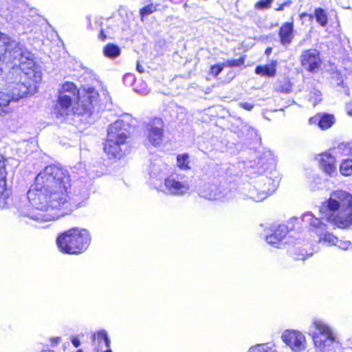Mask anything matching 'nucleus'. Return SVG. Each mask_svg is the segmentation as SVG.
Returning <instances> with one entry per match:
<instances>
[{
  "label": "nucleus",
  "mask_w": 352,
  "mask_h": 352,
  "mask_svg": "<svg viewBox=\"0 0 352 352\" xmlns=\"http://www.w3.org/2000/svg\"><path fill=\"white\" fill-rule=\"evenodd\" d=\"M41 78L32 54L0 32V116L12 99L23 98Z\"/></svg>",
  "instance_id": "1"
},
{
  "label": "nucleus",
  "mask_w": 352,
  "mask_h": 352,
  "mask_svg": "<svg viewBox=\"0 0 352 352\" xmlns=\"http://www.w3.org/2000/svg\"><path fill=\"white\" fill-rule=\"evenodd\" d=\"M69 187L70 179L65 169L46 166L37 175L27 194L34 210L23 215L42 223L56 220L71 212L73 207L67 195Z\"/></svg>",
  "instance_id": "2"
},
{
  "label": "nucleus",
  "mask_w": 352,
  "mask_h": 352,
  "mask_svg": "<svg viewBox=\"0 0 352 352\" xmlns=\"http://www.w3.org/2000/svg\"><path fill=\"white\" fill-rule=\"evenodd\" d=\"M309 335L314 347L307 352H340L341 349L352 350V336L342 342L334 328L326 320L315 318L312 320Z\"/></svg>",
  "instance_id": "3"
},
{
  "label": "nucleus",
  "mask_w": 352,
  "mask_h": 352,
  "mask_svg": "<svg viewBox=\"0 0 352 352\" xmlns=\"http://www.w3.org/2000/svg\"><path fill=\"white\" fill-rule=\"evenodd\" d=\"M322 217L340 228L352 226V195L342 190L331 192L329 198L320 207Z\"/></svg>",
  "instance_id": "4"
},
{
  "label": "nucleus",
  "mask_w": 352,
  "mask_h": 352,
  "mask_svg": "<svg viewBox=\"0 0 352 352\" xmlns=\"http://www.w3.org/2000/svg\"><path fill=\"white\" fill-rule=\"evenodd\" d=\"M98 96L94 88L88 87L82 90L77 102L73 107L72 101L74 98L70 95L60 94L55 107L57 116L65 117L72 112L78 115L90 114L94 104L98 101Z\"/></svg>",
  "instance_id": "5"
},
{
  "label": "nucleus",
  "mask_w": 352,
  "mask_h": 352,
  "mask_svg": "<svg viewBox=\"0 0 352 352\" xmlns=\"http://www.w3.org/2000/svg\"><path fill=\"white\" fill-rule=\"evenodd\" d=\"M302 221L310 226L311 231L318 236L319 243L326 246H337L343 250H348L351 248L350 241L339 239L331 232V228L316 217L312 212H305L302 215Z\"/></svg>",
  "instance_id": "6"
},
{
  "label": "nucleus",
  "mask_w": 352,
  "mask_h": 352,
  "mask_svg": "<svg viewBox=\"0 0 352 352\" xmlns=\"http://www.w3.org/2000/svg\"><path fill=\"white\" fill-rule=\"evenodd\" d=\"M91 242L86 229L74 228L62 233L56 239L58 249L63 253L76 254L85 251Z\"/></svg>",
  "instance_id": "7"
},
{
  "label": "nucleus",
  "mask_w": 352,
  "mask_h": 352,
  "mask_svg": "<svg viewBox=\"0 0 352 352\" xmlns=\"http://www.w3.org/2000/svg\"><path fill=\"white\" fill-rule=\"evenodd\" d=\"M277 186L276 181L263 175L252 182L243 184L239 188V198L260 202L274 192Z\"/></svg>",
  "instance_id": "8"
},
{
  "label": "nucleus",
  "mask_w": 352,
  "mask_h": 352,
  "mask_svg": "<svg viewBox=\"0 0 352 352\" xmlns=\"http://www.w3.org/2000/svg\"><path fill=\"white\" fill-rule=\"evenodd\" d=\"M128 137L127 124L122 120H116L109 126L104 151L109 158H120L123 155V146Z\"/></svg>",
  "instance_id": "9"
},
{
  "label": "nucleus",
  "mask_w": 352,
  "mask_h": 352,
  "mask_svg": "<svg viewBox=\"0 0 352 352\" xmlns=\"http://www.w3.org/2000/svg\"><path fill=\"white\" fill-rule=\"evenodd\" d=\"M197 193L210 200L230 201L236 197V192L228 188H220L215 184L200 180L196 186Z\"/></svg>",
  "instance_id": "10"
},
{
  "label": "nucleus",
  "mask_w": 352,
  "mask_h": 352,
  "mask_svg": "<svg viewBox=\"0 0 352 352\" xmlns=\"http://www.w3.org/2000/svg\"><path fill=\"white\" fill-rule=\"evenodd\" d=\"M161 173L160 164H153L150 166V179L151 183L160 190L168 195H175L176 193V175L173 173L168 177L164 178V184H157V180H161L162 175Z\"/></svg>",
  "instance_id": "11"
},
{
  "label": "nucleus",
  "mask_w": 352,
  "mask_h": 352,
  "mask_svg": "<svg viewBox=\"0 0 352 352\" xmlns=\"http://www.w3.org/2000/svg\"><path fill=\"white\" fill-rule=\"evenodd\" d=\"M281 339L292 351L300 352L305 349L307 341L305 335L296 330L287 329L283 332Z\"/></svg>",
  "instance_id": "12"
},
{
  "label": "nucleus",
  "mask_w": 352,
  "mask_h": 352,
  "mask_svg": "<svg viewBox=\"0 0 352 352\" xmlns=\"http://www.w3.org/2000/svg\"><path fill=\"white\" fill-rule=\"evenodd\" d=\"M300 62L305 69L315 72L321 65L319 52L314 49L303 51L300 55Z\"/></svg>",
  "instance_id": "13"
},
{
  "label": "nucleus",
  "mask_w": 352,
  "mask_h": 352,
  "mask_svg": "<svg viewBox=\"0 0 352 352\" xmlns=\"http://www.w3.org/2000/svg\"><path fill=\"white\" fill-rule=\"evenodd\" d=\"M320 168L329 176L336 173V157L329 152L326 151L316 156Z\"/></svg>",
  "instance_id": "14"
},
{
  "label": "nucleus",
  "mask_w": 352,
  "mask_h": 352,
  "mask_svg": "<svg viewBox=\"0 0 352 352\" xmlns=\"http://www.w3.org/2000/svg\"><path fill=\"white\" fill-rule=\"evenodd\" d=\"M148 140L153 146L159 145L163 137V122L160 118L153 119L148 125Z\"/></svg>",
  "instance_id": "15"
},
{
  "label": "nucleus",
  "mask_w": 352,
  "mask_h": 352,
  "mask_svg": "<svg viewBox=\"0 0 352 352\" xmlns=\"http://www.w3.org/2000/svg\"><path fill=\"white\" fill-rule=\"evenodd\" d=\"M6 171L3 157L0 155V208H3L8 204L9 192L5 188Z\"/></svg>",
  "instance_id": "16"
},
{
  "label": "nucleus",
  "mask_w": 352,
  "mask_h": 352,
  "mask_svg": "<svg viewBox=\"0 0 352 352\" xmlns=\"http://www.w3.org/2000/svg\"><path fill=\"white\" fill-rule=\"evenodd\" d=\"M335 118L331 114H318L309 118V123L311 124H317L318 126L322 129L326 130L330 128L334 123Z\"/></svg>",
  "instance_id": "17"
},
{
  "label": "nucleus",
  "mask_w": 352,
  "mask_h": 352,
  "mask_svg": "<svg viewBox=\"0 0 352 352\" xmlns=\"http://www.w3.org/2000/svg\"><path fill=\"white\" fill-rule=\"evenodd\" d=\"M278 35L283 45H289L294 37L293 23H284L280 28Z\"/></svg>",
  "instance_id": "18"
},
{
  "label": "nucleus",
  "mask_w": 352,
  "mask_h": 352,
  "mask_svg": "<svg viewBox=\"0 0 352 352\" xmlns=\"http://www.w3.org/2000/svg\"><path fill=\"white\" fill-rule=\"evenodd\" d=\"M276 62H272L265 65H259L256 67L255 72L261 76H274L276 74Z\"/></svg>",
  "instance_id": "19"
},
{
  "label": "nucleus",
  "mask_w": 352,
  "mask_h": 352,
  "mask_svg": "<svg viewBox=\"0 0 352 352\" xmlns=\"http://www.w3.org/2000/svg\"><path fill=\"white\" fill-rule=\"evenodd\" d=\"M248 352H278L276 345L272 342L257 344L251 346Z\"/></svg>",
  "instance_id": "20"
},
{
  "label": "nucleus",
  "mask_w": 352,
  "mask_h": 352,
  "mask_svg": "<svg viewBox=\"0 0 352 352\" xmlns=\"http://www.w3.org/2000/svg\"><path fill=\"white\" fill-rule=\"evenodd\" d=\"M271 232L274 236L283 242V240L286 238L289 232V230L287 226L285 224L273 225L271 228Z\"/></svg>",
  "instance_id": "21"
},
{
  "label": "nucleus",
  "mask_w": 352,
  "mask_h": 352,
  "mask_svg": "<svg viewBox=\"0 0 352 352\" xmlns=\"http://www.w3.org/2000/svg\"><path fill=\"white\" fill-rule=\"evenodd\" d=\"M67 93L74 98H76V95H78V97L80 96L81 94V92H79L76 85L70 82H66L62 85V89L60 94H67Z\"/></svg>",
  "instance_id": "22"
},
{
  "label": "nucleus",
  "mask_w": 352,
  "mask_h": 352,
  "mask_svg": "<svg viewBox=\"0 0 352 352\" xmlns=\"http://www.w3.org/2000/svg\"><path fill=\"white\" fill-rule=\"evenodd\" d=\"M103 53L106 57L114 58L120 56V49L115 44L109 43L104 47Z\"/></svg>",
  "instance_id": "23"
},
{
  "label": "nucleus",
  "mask_w": 352,
  "mask_h": 352,
  "mask_svg": "<svg viewBox=\"0 0 352 352\" xmlns=\"http://www.w3.org/2000/svg\"><path fill=\"white\" fill-rule=\"evenodd\" d=\"M336 154L352 156V142H343L333 149Z\"/></svg>",
  "instance_id": "24"
},
{
  "label": "nucleus",
  "mask_w": 352,
  "mask_h": 352,
  "mask_svg": "<svg viewBox=\"0 0 352 352\" xmlns=\"http://www.w3.org/2000/svg\"><path fill=\"white\" fill-rule=\"evenodd\" d=\"M315 18L317 22L322 27L327 25L328 17L327 12L322 8H317L314 12Z\"/></svg>",
  "instance_id": "25"
},
{
  "label": "nucleus",
  "mask_w": 352,
  "mask_h": 352,
  "mask_svg": "<svg viewBox=\"0 0 352 352\" xmlns=\"http://www.w3.org/2000/svg\"><path fill=\"white\" fill-rule=\"evenodd\" d=\"M340 172L344 176L352 175V160L346 159L343 160L340 165Z\"/></svg>",
  "instance_id": "26"
},
{
  "label": "nucleus",
  "mask_w": 352,
  "mask_h": 352,
  "mask_svg": "<svg viewBox=\"0 0 352 352\" xmlns=\"http://www.w3.org/2000/svg\"><path fill=\"white\" fill-rule=\"evenodd\" d=\"M189 155L188 154H182L177 155V167L182 170H189L190 166Z\"/></svg>",
  "instance_id": "27"
},
{
  "label": "nucleus",
  "mask_w": 352,
  "mask_h": 352,
  "mask_svg": "<svg viewBox=\"0 0 352 352\" xmlns=\"http://www.w3.org/2000/svg\"><path fill=\"white\" fill-rule=\"evenodd\" d=\"M266 242L271 245L272 246L277 248H281L283 245V242H282L278 238H277L274 234L271 233L265 236Z\"/></svg>",
  "instance_id": "28"
},
{
  "label": "nucleus",
  "mask_w": 352,
  "mask_h": 352,
  "mask_svg": "<svg viewBox=\"0 0 352 352\" xmlns=\"http://www.w3.org/2000/svg\"><path fill=\"white\" fill-rule=\"evenodd\" d=\"M225 67H236L243 65L245 63V58L241 57L238 59L234 60H227L223 62Z\"/></svg>",
  "instance_id": "29"
},
{
  "label": "nucleus",
  "mask_w": 352,
  "mask_h": 352,
  "mask_svg": "<svg viewBox=\"0 0 352 352\" xmlns=\"http://www.w3.org/2000/svg\"><path fill=\"white\" fill-rule=\"evenodd\" d=\"M96 336L98 340L104 342L107 348L110 347L111 342L106 331L100 330L98 331Z\"/></svg>",
  "instance_id": "30"
},
{
  "label": "nucleus",
  "mask_w": 352,
  "mask_h": 352,
  "mask_svg": "<svg viewBox=\"0 0 352 352\" xmlns=\"http://www.w3.org/2000/svg\"><path fill=\"white\" fill-rule=\"evenodd\" d=\"M189 182L185 180L183 182L177 181V195H184L189 190Z\"/></svg>",
  "instance_id": "31"
},
{
  "label": "nucleus",
  "mask_w": 352,
  "mask_h": 352,
  "mask_svg": "<svg viewBox=\"0 0 352 352\" xmlns=\"http://www.w3.org/2000/svg\"><path fill=\"white\" fill-rule=\"evenodd\" d=\"M156 10L155 6L153 4H149L143 8H142L140 11V15L142 16V20L143 18L147 15L151 14Z\"/></svg>",
  "instance_id": "32"
},
{
  "label": "nucleus",
  "mask_w": 352,
  "mask_h": 352,
  "mask_svg": "<svg viewBox=\"0 0 352 352\" xmlns=\"http://www.w3.org/2000/svg\"><path fill=\"white\" fill-rule=\"evenodd\" d=\"M224 67H226L223 63L212 65L210 69V74L214 76H217L223 71Z\"/></svg>",
  "instance_id": "33"
},
{
  "label": "nucleus",
  "mask_w": 352,
  "mask_h": 352,
  "mask_svg": "<svg viewBox=\"0 0 352 352\" xmlns=\"http://www.w3.org/2000/svg\"><path fill=\"white\" fill-rule=\"evenodd\" d=\"M274 0H261L256 3L255 8L265 10L270 8Z\"/></svg>",
  "instance_id": "34"
},
{
  "label": "nucleus",
  "mask_w": 352,
  "mask_h": 352,
  "mask_svg": "<svg viewBox=\"0 0 352 352\" xmlns=\"http://www.w3.org/2000/svg\"><path fill=\"white\" fill-rule=\"evenodd\" d=\"M321 100V93L318 90H316L311 94L309 98L310 102H312L313 105H316Z\"/></svg>",
  "instance_id": "35"
},
{
  "label": "nucleus",
  "mask_w": 352,
  "mask_h": 352,
  "mask_svg": "<svg viewBox=\"0 0 352 352\" xmlns=\"http://www.w3.org/2000/svg\"><path fill=\"white\" fill-rule=\"evenodd\" d=\"M124 82L127 85H132L135 82V77L131 74H126L123 77Z\"/></svg>",
  "instance_id": "36"
},
{
  "label": "nucleus",
  "mask_w": 352,
  "mask_h": 352,
  "mask_svg": "<svg viewBox=\"0 0 352 352\" xmlns=\"http://www.w3.org/2000/svg\"><path fill=\"white\" fill-rule=\"evenodd\" d=\"M239 106L245 110L251 111L254 107V104L246 102H241L239 103Z\"/></svg>",
  "instance_id": "37"
},
{
  "label": "nucleus",
  "mask_w": 352,
  "mask_h": 352,
  "mask_svg": "<svg viewBox=\"0 0 352 352\" xmlns=\"http://www.w3.org/2000/svg\"><path fill=\"white\" fill-rule=\"evenodd\" d=\"M308 254H307V252H300V254H294L293 255V257L294 259H296V260H305L306 258L308 257Z\"/></svg>",
  "instance_id": "38"
},
{
  "label": "nucleus",
  "mask_w": 352,
  "mask_h": 352,
  "mask_svg": "<svg viewBox=\"0 0 352 352\" xmlns=\"http://www.w3.org/2000/svg\"><path fill=\"white\" fill-rule=\"evenodd\" d=\"M135 91L138 93H140L142 95H145L148 93L149 90L146 85H144L142 88L135 87Z\"/></svg>",
  "instance_id": "39"
},
{
  "label": "nucleus",
  "mask_w": 352,
  "mask_h": 352,
  "mask_svg": "<svg viewBox=\"0 0 352 352\" xmlns=\"http://www.w3.org/2000/svg\"><path fill=\"white\" fill-rule=\"evenodd\" d=\"M346 111L347 114L352 116V102L346 103Z\"/></svg>",
  "instance_id": "40"
},
{
  "label": "nucleus",
  "mask_w": 352,
  "mask_h": 352,
  "mask_svg": "<svg viewBox=\"0 0 352 352\" xmlns=\"http://www.w3.org/2000/svg\"><path fill=\"white\" fill-rule=\"evenodd\" d=\"M72 342L75 347H78L80 345V342L78 338H73L72 339Z\"/></svg>",
  "instance_id": "41"
},
{
  "label": "nucleus",
  "mask_w": 352,
  "mask_h": 352,
  "mask_svg": "<svg viewBox=\"0 0 352 352\" xmlns=\"http://www.w3.org/2000/svg\"><path fill=\"white\" fill-rule=\"evenodd\" d=\"M282 91H284V92H289L290 91V85L289 83L287 82L286 83V87H282Z\"/></svg>",
  "instance_id": "42"
},
{
  "label": "nucleus",
  "mask_w": 352,
  "mask_h": 352,
  "mask_svg": "<svg viewBox=\"0 0 352 352\" xmlns=\"http://www.w3.org/2000/svg\"><path fill=\"white\" fill-rule=\"evenodd\" d=\"M136 69L140 73H143L144 71L143 66H142L139 63H137Z\"/></svg>",
  "instance_id": "43"
},
{
  "label": "nucleus",
  "mask_w": 352,
  "mask_h": 352,
  "mask_svg": "<svg viewBox=\"0 0 352 352\" xmlns=\"http://www.w3.org/2000/svg\"><path fill=\"white\" fill-rule=\"evenodd\" d=\"M99 38H100L102 41H104V40L107 38V36H106V34L104 33V31H103V30H101V31H100V34H99Z\"/></svg>",
  "instance_id": "44"
},
{
  "label": "nucleus",
  "mask_w": 352,
  "mask_h": 352,
  "mask_svg": "<svg viewBox=\"0 0 352 352\" xmlns=\"http://www.w3.org/2000/svg\"><path fill=\"white\" fill-rule=\"evenodd\" d=\"M282 4L283 5L284 7H289L292 4V1H285Z\"/></svg>",
  "instance_id": "45"
},
{
  "label": "nucleus",
  "mask_w": 352,
  "mask_h": 352,
  "mask_svg": "<svg viewBox=\"0 0 352 352\" xmlns=\"http://www.w3.org/2000/svg\"><path fill=\"white\" fill-rule=\"evenodd\" d=\"M284 8H285V7L283 6V4H280V5L279 6V7H278V8H277L276 10L277 11H282V10H284Z\"/></svg>",
  "instance_id": "46"
},
{
  "label": "nucleus",
  "mask_w": 352,
  "mask_h": 352,
  "mask_svg": "<svg viewBox=\"0 0 352 352\" xmlns=\"http://www.w3.org/2000/svg\"><path fill=\"white\" fill-rule=\"evenodd\" d=\"M271 52H272V48L268 47V48L266 49L265 54L267 55H270L271 54Z\"/></svg>",
  "instance_id": "47"
},
{
  "label": "nucleus",
  "mask_w": 352,
  "mask_h": 352,
  "mask_svg": "<svg viewBox=\"0 0 352 352\" xmlns=\"http://www.w3.org/2000/svg\"><path fill=\"white\" fill-rule=\"evenodd\" d=\"M265 170V168L264 167H261V169L258 170L259 173H263Z\"/></svg>",
  "instance_id": "48"
},
{
  "label": "nucleus",
  "mask_w": 352,
  "mask_h": 352,
  "mask_svg": "<svg viewBox=\"0 0 352 352\" xmlns=\"http://www.w3.org/2000/svg\"><path fill=\"white\" fill-rule=\"evenodd\" d=\"M103 352H112L111 349L109 348H107Z\"/></svg>",
  "instance_id": "49"
},
{
  "label": "nucleus",
  "mask_w": 352,
  "mask_h": 352,
  "mask_svg": "<svg viewBox=\"0 0 352 352\" xmlns=\"http://www.w3.org/2000/svg\"><path fill=\"white\" fill-rule=\"evenodd\" d=\"M41 352H54V351L52 350H45V351H42Z\"/></svg>",
  "instance_id": "50"
},
{
  "label": "nucleus",
  "mask_w": 352,
  "mask_h": 352,
  "mask_svg": "<svg viewBox=\"0 0 352 352\" xmlns=\"http://www.w3.org/2000/svg\"><path fill=\"white\" fill-rule=\"evenodd\" d=\"M179 110H181V111H182V112L184 109L182 107H177V111H178Z\"/></svg>",
  "instance_id": "51"
},
{
  "label": "nucleus",
  "mask_w": 352,
  "mask_h": 352,
  "mask_svg": "<svg viewBox=\"0 0 352 352\" xmlns=\"http://www.w3.org/2000/svg\"><path fill=\"white\" fill-rule=\"evenodd\" d=\"M59 340H60V338H56L55 339V340H56V342H58L59 341Z\"/></svg>",
  "instance_id": "52"
},
{
  "label": "nucleus",
  "mask_w": 352,
  "mask_h": 352,
  "mask_svg": "<svg viewBox=\"0 0 352 352\" xmlns=\"http://www.w3.org/2000/svg\"><path fill=\"white\" fill-rule=\"evenodd\" d=\"M78 352H82V350H81V349H79V350L78 351Z\"/></svg>",
  "instance_id": "53"
}]
</instances>
